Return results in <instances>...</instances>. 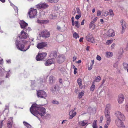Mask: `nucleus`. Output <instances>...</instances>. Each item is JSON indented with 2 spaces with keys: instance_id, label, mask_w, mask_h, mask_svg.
Segmentation results:
<instances>
[{
  "instance_id": "51",
  "label": "nucleus",
  "mask_w": 128,
  "mask_h": 128,
  "mask_svg": "<svg viewBox=\"0 0 128 128\" xmlns=\"http://www.w3.org/2000/svg\"><path fill=\"white\" fill-rule=\"evenodd\" d=\"M97 19L98 18L97 17H95L92 22L94 23L97 20Z\"/></svg>"
},
{
  "instance_id": "33",
  "label": "nucleus",
  "mask_w": 128,
  "mask_h": 128,
  "mask_svg": "<svg viewBox=\"0 0 128 128\" xmlns=\"http://www.w3.org/2000/svg\"><path fill=\"white\" fill-rule=\"evenodd\" d=\"M96 122V120H94V121L92 125V126L93 128H97Z\"/></svg>"
},
{
  "instance_id": "18",
  "label": "nucleus",
  "mask_w": 128,
  "mask_h": 128,
  "mask_svg": "<svg viewBox=\"0 0 128 128\" xmlns=\"http://www.w3.org/2000/svg\"><path fill=\"white\" fill-rule=\"evenodd\" d=\"M48 5L45 4L40 3L37 6V8L39 9L46 8L48 7Z\"/></svg>"
},
{
  "instance_id": "9",
  "label": "nucleus",
  "mask_w": 128,
  "mask_h": 128,
  "mask_svg": "<svg viewBox=\"0 0 128 128\" xmlns=\"http://www.w3.org/2000/svg\"><path fill=\"white\" fill-rule=\"evenodd\" d=\"M115 114L118 118H120L121 120H125V117L124 116L121 112L119 111L116 112Z\"/></svg>"
},
{
  "instance_id": "10",
  "label": "nucleus",
  "mask_w": 128,
  "mask_h": 128,
  "mask_svg": "<svg viewBox=\"0 0 128 128\" xmlns=\"http://www.w3.org/2000/svg\"><path fill=\"white\" fill-rule=\"evenodd\" d=\"M106 35L109 37H113L115 36V33L112 29L108 30L106 33Z\"/></svg>"
},
{
  "instance_id": "55",
  "label": "nucleus",
  "mask_w": 128,
  "mask_h": 128,
  "mask_svg": "<svg viewBox=\"0 0 128 128\" xmlns=\"http://www.w3.org/2000/svg\"><path fill=\"white\" fill-rule=\"evenodd\" d=\"M103 119V116H101L100 118V122L102 123V121Z\"/></svg>"
},
{
  "instance_id": "42",
  "label": "nucleus",
  "mask_w": 128,
  "mask_h": 128,
  "mask_svg": "<svg viewBox=\"0 0 128 128\" xmlns=\"http://www.w3.org/2000/svg\"><path fill=\"white\" fill-rule=\"evenodd\" d=\"M77 13L78 14H81V13L80 9L78 8H76Z\"/></svg>"
},
{
  "instance_id": "60",
  "label": "nucleus",
  "mask_w": 128,
  "mask_h": 128,
  "mask_svg": "<svg viewBox=\"0 0 128 128\" xmlns=\"http://www.w3.org/2000/svg\"><path fill=\"white\" fill-rule=\"evenodd\" d=\"M26 30H25L26 31H29L31 30V28H30L28 27V28L27 29L26 28Z\"/></svg>"
},
{
  "instance_id": "38",
  "label": "nucleus",
  "mask_w": 128,
  "mask_h": 128,
  "mask_svg": "<svg viewBox=\"0 0 128 128\" xmlns=\"http://www.w3.org/2000/svg\"><path fill=\"white\" fill-rule=\"evenodd\" d=\"M109 14L110 16H114V14L113 12V10H109Z\"/></svg>"
},
{
  "instance_id": "61",
  "label": "nucleus",
  "mask_w": 128,
  "mask_h": 128,
  "mask_svg": "<svg viewBox=\"0 0 128 128\" xmlns=\"http://www.w3.org/2000/svg\"><path fill=\"white\" fill-rule=\"evenodd\" d=\"M66 120H63L62 122V124H63L64 123H66Z\"/></svg>"
},
{
  "instance_id": "16",
  "label": "nucleus",
  "mask_w": 128,
  "mask_h": 128,
  "mask_svg": "<svg viewBox=\"0 0 128 128\" xmlns=\"http://www.w3.org/2000/svg\"><path fill=\"white\" fill-rule=\"evenodd\" d=\"M21 28H23L24 30H26V27L28 26L27 23L23 21H21L20 23Z\"/></svg>"
},
{
  "instance_id": "17",
  "label": "nucleus",
  "mask_w": 128,
  "mask_h": 128,
  "mask_svg": "<svg viewBox=\"0 0 128 128\" xmlns=\"http://www.w3.org/2000/svg\"><path fill=\"white\" fill-rule=\"evenodd\" d=\"M59 89V87L58 85H55L52 87L51 91L55 94L57 93V92Z\"/></svg>"
},
{
  "instance_id": "36",
  "label": "nucleus",
  "mask_w": 128,
  "mask_h": 128,
  "mask_svg": "<svg viewBox=\"0 0 128 128\" xmlns=\"http://www.w3.org/2000/svg\"><path fill=\"white\" fill-rule=\"evenodd\" d=\"M123 66L125 70L126 69L128 72V64L126 63L123 64Z\"/></svg>"
},
{
  "instance_id": "20",
  "label": "nucleus",
  "mask_w": 128,
  "mask_h": 128,
  "mask_svg": "<svg viewBox=\"0 0 128 128\" xmlns=\"http://www.w3.org/2000/svg\"><path fill=\"white\" fill-rule=\"evenodd\" d=\"M13 118H10L8 120V121L7 124V126L8 128H12V122Z\"/></svg>"
},
{
  "instance_id": "11",
  "label": "nucleus",
  "mask_w": 128,
  "mask_h": 128,
  "mask_svg": "<svg viewBox=\"0 0 128 128\" xmlns=\"http://www.w3.org/2000/svg\"><path fill=\"white\" fill-rule=\"evenodd\" d=\"M55 62V60L54 59H49L46 60L44 64L46 66H48L51 65L52 64H54Z\"/></svg>"
},
{
  "instance_id": "39",
  "label": "nucleus",
  "mask_w": 128,
  "mask_h": 128,
  "mask_svg": "<svg viewBox=\"0 0 128 128\" xmlns=\"http://www.w3.org/2000/svg\"><path fill=\"white\" fill-rule=\"evenodd\" d=\"M34 39L32 38V39H30V45H34Z\"/></svg>"
},
{
  "instance_id": "7",
  "label": "nucleus",
  "mask_w": 128,
  "mask_h": 128,
  "mask_svg": "<svg viewBox=\"0 0 128 128\" xmlns=\"http://www.w3.org/2000/svg\"><path fill=\"white\" fill-rule=\"evenodd\" d=\"M37 94L38 97L41 98H45L47 96L46 92L43 90H40L37 91Z\"/></svg>"
},
{
  "instance_id": "40",
  "label": "nucleus",
  "mask_w": 128,
  "mask_h": 128,
  "mask_svg": "<svg viewBox=\"0 0 128 128\" xmlns=\"http://www.w3.org/2000/svg\"><path fill=\"white\" fill-rule=\"evenodd\" d=\"M75 25L78 28L79 27L80 25L78 23V21H76L75 22Z\"/></svg>"
},
{
  "instance_id": "50",
  "label": "nucleus",
  "mask_w": 128,
  "mask_h": 128,
  "mask_svg": "<svg viewBox=\"0 0 128 128\" xmlns=\"http://www.w3.org/2000/svg\"><path fill=\"white\" fill-rule=\"evenodd\" d=\"M116 44H115L113 43L112 44L111 46V49H114L115 46Z\"/></svg>"
},
{
  "instance_id": "57",
  "label": "nucleus",
  "mask_w": 128,
  "mask_h": 128,
  "mask_svg": "<svg viewBox=\"0 0 128 128\" xmlns=\"http://www.w3.org/2000/svg\"><path fill=\"white\" fill-rule=\"evenodd\" d=\"M57 29L58 30H59L61 31V27L59 26H57Z\"/></svg>"
},
{
  "instance_id": "6",
  "label": "nucleus",
  "mask_w": 128,
  "mask_h": 128,
  "mask_svg": "<svg viewBox=\"0 0 128 128\" xmlns=\"http://www.w3.org/2000/svg\"><path fill=\"white\" fill-rule=\"evenodd\" d=\"M46 55L47 54L46 52L39 53L36 56V60L37 61L42 60L46 57Z\"/></svg>"
},
{
  "instance_id": "58",
  "label": "nucleus",
  "mask_w": 128,
  "mask_h": 128,
  "mask_svg": "<svg viewBox=\"0 0 128 128\" xmlns=\"http://www.w3.org/2000/svg\"><path fill=\"white\" fill-rule=\"evenodd\" d=\"M77 69V68H75V69H74V74H76V73Z\"/></svg>"
},
{
  "instance_id": "37",
  "label": "nucleus",
  "mask_w": 128,
  "mask_h": 128,
  "mask_svg": "<svg viewBox=\"0 0 128 128\" xmlns=\"http://www.w3.org/2000/svg\"><path fill=\"white\" fill-rule=\"evenodd\" d=\"M113 42V40H107L106 42V44L107 45L110 44Z\"/></svg>"
},
{
  "instance_id": "1",
  "label": "nucleus",
  "mask_w": 128,
  "mask_h": 128,
  "mask_svg": "<svg viewBox=\"0 0 128 128\" xmlns=\"http://www.w3.org/2000/svg\"><path fill=\"white\" fill-rule=\"evenodd\" d=\"M28 36L27 33L24 32V30H22L20 33L19 37L22 40L20 41L16 40V47L20 50L23 51H26L30 48V45L28 46L26 48H24V44L26 42V41L22 40L26 39Z\"/></svg>"
},
{
  "instance_id": "41",
  "label": "nucleus",
  "mask_w": 128,
  "mask_h": 128,
  "mask_svg": "<svg viewBox=\"0 0 128 128\" xmlns=\"http://www.w3.org/2000/svg\"><path fill=\"white\" fill-rule=\"evenodd\" d=\"M81 14H78L76 15L75 17V18L76 19L78 20L81 17Z\"/></svg>"
},
{
  "instance_id": "43",
  "label": "nucleus",
  "mask_w": 128,
  "mask_h": 128,
  "mask_svg": "<svg viewBox=\"0 0 128 128\" xmlns=\"http://www.w3.org/2000/svg\"><path fill=\"white\" fill-rule=\"evenodd\" d=\"M52 103L53 104H59V102L58 101L55 100H53Z\"/></svg>"
},
{
  "instance_id": "47",
  "label": "nucleus",
  "mask_w": 128,
  "mask_h": 128,
  "mask_svg": "<svg viewBox=\"0 0 128 128\" xmlns=\"http://www.w3.org/2000/svg\"><path fill=\"white\" fill-rule=\"evenodd\" d=\"M110 122H109V124L108 125V124L107 123V120H106V124H106L104 125V128H108V126H109V125L110 124Z\"/></svg>"
},
{
  "instance_id": "53",
  "label": "nucleus",
  "mask_w": 128,
  "mask_h": 128,
  "mask_svg": "<svg viewBox=\"0 0 128 128\" xmlns=\"http://www.w3.org/2000/svg\"><path fill=\"white\" fill-rule=\"evenodd\" d=\"M93 66V65H91L90 67H89L88 68V70H92V67Z\"/></svg>"
},
{
  "instance_id": "59",
  "label": "nucleus",
  "mask_w": 128,
  "mask_h": 128,
  "mask_svg": "<svg viewBox=\"0 0 128 128\" xmlns=\"http://www.w3.org/2000/svg\"><path fill=\"white\" fill-rule=\"evenodd\" d=\"M76 59V56H74L73 58V61L74 62L75 61Z\"/></svg>"
},
{
  "instance_id": "13",
  "label": "nucleus",
  "mask_w": 128,
  "mask_h": 128,
  "mask_svg": "<svg viewBox=\"0 0 128 128\" xmlns=\"http://www.w3.org/2000/svg\"><path fill=\"white\" fill-rule=\"evenodd\" d=\"M47 45L46 42H42L38 43L36 47L38 49H40L46 46Z\"/></svg>"
},
{
  "instance_id": "27",
  "label": "nucleus",
  "mask_w": 128,
  "mask_h": 128,
  "mask_svg": "<svg viewBox=\"0 0 128 128\" xmlns=\"http://www.w3.org/2000/svg\"><path fill=\"white\" fill-rule=\"evenodd\" d=\"M95 88V86L94 85V82H92V85L90 88V90L91 91H93Z\"/></svg>"
},
{
  "instance_id": "15",
  "label": "nucleus",
  "mask_w": 128,
  "mask_h": 128,
  "mask_svg": "<svg viewBox=\"0 0 128 128\" xmlns=\"http://www.w3.org/2000/svg\"><path fill=\"white\" fill-rule=\"evenodd\" d=\"M124 100V96L123 94H120L118 96V100L120 104L122 103Z\"/></svg>"
},
{
  "instance_id": "35",
  "label": "nucleus",
  "mask_w": 128,
  "mask_h": 128,
  "mask_svg": "<svg viewBox=\"0 0 128 128\" xmlns=\"http://www.w3.org/2000/svg\"><path fill=\"white\" fill-rule=\"evenodd\" d=\"M11 5L12 6L14 10L15 11H17V12L18 13V8L16 7L13 4L10 3Z\"/></svg>"
},
{
  "instance_id": "22",
  "label": "nucleus",
  "mask_w": 128,
  "mask_h": 128,
  "mask_svg": "<svg viewBox=\"0 0 128 128\" xmlns=\"http://www.w3.org/2000/svg\"><path fill=\"white\" fill-rule=\"evenodd\" d=\"M49 83L51 84H53L54 82V78L52 76H50L49 78Z\"/></svg>"
},
{
  "instance_id": "54",
  "label": "nucleus",
  "mask_w": 128,
  "mask_h": 128,
  "mask_svg": "<svg viewBox=\"0 0 128 128\" xmlns=\"http://www.w3.org/2000/svg\"><path fill=\"white\" fill-rule=\"evenodd\" d=\"M3 120H2L0 123V128H2V126L3 122Z\"/></svg>"
},
{
  "instance_id": "44",
  "label": "nucleus",
  "mask_w": 128,
  "mask_h": 128,
  "mask_svg": "<svg viewBox=\"0 0 128 128\" xmlns=\"http://www.w3.org/2000/svg\"><path fill=\"white\" fill-rule=\"evenodd\" d=\"M94 23H93V22H90L89 25V28H92V26L94 25Z\"/></svg>"
},
{
  "instance_id": "30",
  "label": "nucleus",
  "mask_w": 128,
  "mask_h": 128,
  "mask_svg": "<svg viewBox=\"0 0 128 128\" xmlns=\"http://www.w3.org/2000/svg\"><path fill=\"white\" fill-rule=\"evenodd\" d=\"M23 123L24 125L26 126L27 128H30L31 127V126L26 122L24 121L23 122Z\"/></svg>"
},
{
  "instance_id": "34",
  "label": "nucleus",
  "mask_w": 128,
  "mask_h": 128,
  "mask_svg": "<svg viewBox=\"0 0 128 128\" xmlns=\"http://www.w3.org/2000/svg\"><path fill=\"white\" fill-rule=\"evenodd\" d=\"M84 95V92L83 91H82L80 92L78 94V98H80L82 97V96Z\"/></svg>"
},
{
  "instance_id": "56",
  "label": "nucleus",
  "mask_w": 128,
  "mask_h": 128,
  "mask_svg": "<svg viewBox=\"0 0 128 128\" xmlns=\"http://www.w3.org/2000/svg\"><path fill=\"white\" fill-rule=\"evenodd\" d=\"M109 14V12L108 11H106L104 13V16H107Z\"/></svg>"
},
{
  "instance_id": "63",
  "label": "nucleus",
  "mask_w": 128,
  "mask_h": 128,
  "mask_svg": "<svg viewBox=\"0 0 128 128\" xmlns=\"http://www.w3.org/2000/svg\"><path fill=\"white\" fill-rule=\"evenodd\" d=\"M84 19L83 20L82 22H81V24L82 25H83L84 24Z\"/></svg>"
},
{
  "instance_id": "49",
  "label": "nucleus",
  "mask_w": 128,
  "mask_h": 128,
  "mask_svg": "<svg viewBox=\"0 0 128 128\" xmlns=\"http://www.w3.org/2000/svg\"><path fill=\"white\" fill-rule=\"evenodd\" d=\"M125 110L128 112V103L125 106Z\"/></svg>"
},
{
  "instance_id": "23",
  "label": "nucleus",
  "mask_w": 128,
  "mask_h": 128,
  "mask_svg": "<svg viewBox=\"0 0 128 128\" xmlns=\"http://www.w3.org/2000/svg\"><path fill=\"white\" fill-rule=\"evenodd\" d=\"M57 56V53L56 51L53 52H51L50 55V57L53 58H52L54 59V58H56Z\"/></svg>"
},
{
  "instance_id": "29",
  "label": "nucleus",
  "mask_w": 128,
  "mask_h": 128,
  "mask_svg": "<svg viewBox=\"0 0 128 128\" xmlns=\"http://www.w3.org/2000/svg\"><path fill=\"white\" fill-rule=\"evenodd\" d=\"M122 30L121 32V34H122L124 32L126 27L124 24L122 23Z\"/></svg>"
},
{
  "instance_id": "2",
  "label": "nucleus",
  "mask_w": 128,
  "mask_h": 128,
  "mask_svg": "<svg viewBox=\"0 0 128 128\" xmlns=\"http://www.w3.org/2000/svg\"><path fill=\"white\" fill-rule=\"evenodd\" d=\"M30 110L31 113L38 118L37 115H39L42 116L44 115L46 113V109L40 105L34 104H33L30 107Z\"/></svg>"
},
{
  "instance_id": "45",
  "label": "nucleus",
  "mask_w": 128,
  "mask_h": 128,
  "mask_svg": "<svg viewBox=\"0 0 128 128\" xmlns=\"http://www.w3.org/2000/svg\"><path fill=\"white\" fill-rule=\"evenodd\" d=\"M49 17L51 19H54L56 17L55 16H53L52 14H50L49 16Z\"/></svg>"
},
{
  "instance_id": "19",
  "label": "nucleus",
  "mask_w": 128,
  "mask_h": 128,
  "mask_svg": "<svg viewBox=\"0 0 128 128\" xmlns=\"http://www.w3.org/2000/svg\"><path fill=\"white\" fill-rule=\"evenodd\" d=\"M76 114V112L74 111L73 110H72L69 112V114L70 116V118L72 119Z\"/></svg>"
},
{
  "instance_id": "4",
  "label": "nucleus",
  "mask_w": 128,
  "mask_h": 128,
  "mask_svg": "<svg viewBox=\"0 0 128 128\" xmlns=\"http://www.w3.org/2000/svg\"><path fill=\"white\" fill-rule=\"evenodd\" d=\"M36 14V10L33 8H31L28 12V14L30 18H35Z\"/></svg>"
},
{
  "instance_id": "21",
  "label": "nucleus",
  "mask_w": 128,
  "mask_h": 128,
  "mask_svg": "<svg viewBox=\"0 0 128 128\" xmlns=\"http://www.w3.org/2000/svg\"><path fill=\"white\" fill-rule=\"evenodd\" d=\"M37 22L41 24H46L49 22V21L48 20H38L37 21Z\"/></svg>"
},
{
  "instance_id": "26",
  "label": "nucleus",
  "mask_w": 128,
  "mask_h": 128,
  "mask_svg": "<svg viewBox=\"0 0 128 128\" xmlns=\"http://www.w3.org/2000/svg\"><path fill=\"white\" fill-rule=\"evenodd\" d=\"M113 55V53L112 52H106V56L107 58H110L112 57Z\"/></svg>"
},
{
  "instance_id": "24",
  "label": "nucleus",
  "mask_w": 128,
  "mask_h": 128,
  "mask_svg": "<svg viewBox=\"0 0 128 128\" xmlns=\"http://www.w3.org/2000/svg\"><path fill=\"white\" fill-rule=\"evenodd\" d=\"M77 83L80 86V88H83L82 85V79L81 78H79L77 79Z\"/></svg>"
},
{
  "instance_id": "31",
  "label": "nucleus",
  "mask_w": 128,
  "mask_h": 128,
  "mask_svg": "<svg viewBox=\"0 0 128 128\" xmlns=\"http://www.w3.org/2000/svg\"><path fill=\"white\" fill-rule=\"evenodd\" d=\"M73 36L74 38L76 39L77 38H79V36L78 34L76 32H74L73 34Z\"/></svg>"
},
{
  "instance_id": "3",
  "label": "nucleus",
  "mask_w": 128,
  "mask_h": 128,
  "mask_svg": "<svg viewBox=\"0 0 128 128\" xmlns=\"http://www.w3.org/2000/svg\"><path fill=\"white\" fill-rule=\"evenodd\" d=\"M111 109V106L110 104H108L106 106V108L105 111V117L107 120V123L109 124V123L111 121L110 117V112L108 110Z\"/></svg>"
},
{
  "instance_id": "52",
  "label": "nucleus",
  "mask_w": 128,
  "mask_h": 128,
  "mask_svg": "<svg viewBox=\"0 0 128 128\" xmlns=\"http://www.w3.org/2000/svg\"><path fill=\"white\" fill-rule=\"evenodd\" d=\"M10 70H9L8 72H7V74H6V78H7L9 77V72H10Z\"/></svg>"
},
{
  "instance_id": "12",
  "label": "nucleus",
  "mask_w": 128,
  "mask_h": 128,
  "mask_svg": "<svg viewBox=\"0 0 128 128\" xmlns=\"http://www.w3.org/2000/svg\"><path fill=\"white\" fill-rule=\"evenodd\" d=\"M86 40L89 42H90L93 43L95 42L94 38H93L92 34H88L86 36Z\"/></svg>"
},
{
  "instance_id": "8",
  "label": "nucleus",
  "mask_w": 128,
  "mask_h": 128,
  "mask_svg": "<svg viewBox=\"0 0 128 128\" xmlns=\"http://www.w3.org/2000/svg\"><path fill=\"white\" fill-rule=\"evenodd\" d=\"M40 34L42 36L45 38H48L50 36V32L46 30H42Z\"/></svg>"
},
{
  "instance_id": "46",
  "label": "nucleus",
  "mask_w": 128,
  "mask_h": 128,
  "mask_svg": "<svg viewBox=\"0 0 128 128\" xmlns=\"http://www.w3.org/2000/svg\"><path fill=\"white\" fill-rule=\"evenodd\" d=\"M96 59L97 60L100 61L101 59V58L100 56L99 55H97L96 56Z\"/></svg>"
},
{
  "instance_id": "64",
  "label": "nucleus",
  "mask_w": 128,
  "mask_h": 128,
  "mask_svg": "<svg viewBox=\"0 0 128 128\" xmlns=\"http://www.w3.org/2000/svg\"><path fill=\"white\" fill-rule=\"evenodd\" d=\"M72 13L74 14H76V10H73L72 11Z\"/></svg>"
},
{
  "instance_id": "28",
  "label": "nucleus",
  "mask_w": 128,
  "mask_h": 128,
  "mask_svg": "<svg viewBox=\"0 0 128 128\" xmlns=\"http://www.w3.org/2000/svg\"><path fill=\"white\" fill-rule=\"evenodd\" d=\"M48 2L51 3H56L58 2L59 0H46Z\"/></svg>"
},
{
  "instance_id": "32",
  "label": "nucleus",
  "mask_w": 128,
  "mask_h": 128,
  "mask_svg": "<svg viewBox=\"0 0 128 128\" xmlns=\"http://www.w3.org/2000/svg\"><path fill=\"white\" fill-rule=\"evenodd\" d=\"M101 79V78L100 77V76H98L97 77H96L95 80L94 82H100Z\"/></svg>"
},
{
  "instance_id": "48",
  "label": "nucleus",
  "mask_w": 128,
  "mask_h": 128,
  "mask_svg": "<svg viewBox=\"0 0 128 128\" xmlns=\"http://www.w3.org/2000/svg\"><path fill=\"white\" fill-rule=\"evenodd\" d=\"M101 14V13L100 11L98 10L97 11V16H100Z\"/></svg>"
},
{
  "instance_id": "25",
  "label": "nucleus",
  "mask_w": 128,
  "mask_h": 128,
  "mask_svg": "<svg viewBox=\"0 0 128 128\" xmlns=\"http://www.w3.org/2000/svg\"><path fill=\"white\" fill-rule=\"evenodd\" d=\"M88 122L86 120H83L79 122L80 125L82 126H84L88 124Z\"/></svg>"
},
{
  "instance_id": "5",
  "label": "nucleus",
  "mask_w": 128,
  "mask_h": 128,
  "mask_svg": "<svg viewBox=\"0 0 128 128\" xmlns=\"http://www.w3.org/2000/svg\"><path fill=\"white\" fill-rule=\"evenodd\" d=\"M124 120L120 118H117L115 120V124L120 128H124V126L122 122V121Z\"/></svg>"
},
{
  "instance_id": "14",
  "label": "nucleus",
  "mask_w": 128,
  "mask_h": 128,
  "mask_svg": "<svg viewBox=\"0 0 128 128\" xmlns=\"http://www.w3.org/2000/svg\"><path fill=\"white\" fill-rule=\"evenodd\" d=\"M65 58L64 56H59L56 58L58 62L60 64L64 62Z\"/></svg>"
},
{
  "instance_id": "62",
  "label": "nucleus",
  "mask_w": 128,
  "mask_h": 128,
  "mask_svg": "<svg viewBox=\"0 0 128 128\" xmlns=\"http://www.w3.org/2000/svg\"><path fill=\"white\" fill-rule=\"evenodd\" d=\"M59 82L60 83L62 84V81L61 78H60L59 79Z\"/></svg>"
}]
</instances>
